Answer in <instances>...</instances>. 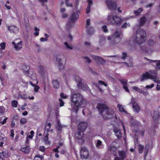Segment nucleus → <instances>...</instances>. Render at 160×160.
<instances>
[{"label": "nucleus", "instance_id": "nucleus-47", "mask_svg": "<svg viewBox=\"0 0 160 160\" xmlns=\"http://www.w3.org/2000/svg\"><path fill=\"white\" fill-rule=\"evenodd\" d=\"M34 30L36 32L34 33V35L36 36H38L39 34L38 31H39V29L37 27H35L34 28Z\"/></svg>", "mask_w": 160, "mask_h": 160}, {"label": "nucleus", "instance_id": "nucleus-17", "mask_svg": "<svg viewBox=\"0 0 160 160\" xmlns=\"http://www.w3.org/2000/svg\"><path fill=\"white\" fill-rule=\"evenodd\" d=\"M132 103L134 110L137 112H138L140 110V108L138 104L133 100H132Z\"/></svg>", "mask_w": 160, "mask_h": 160}, {"label": "nucleus", "instance_id": "nucleus-19", "mask_svg": "<svg viewBox=\"0 0 160 160\" xmlns=\"http://www.w3.org/2000/svg\"><path fill=\"white\" fill-rule=\"evenodd\" d=\"M38 70L39 74L42 76H44L46 72L44 67L42 66H40L38 67Z\"/></svg>", "mask_w": 160, "mask_h": 160}, {"label": "nucleus", "instance_id": "nucleus-37", "mask_svg": "<svg viewBox=\"0 0 160 160\" xmlns=\"http://www.w3.org/2000/svg\"><path fill=\"white\" fill-rule=\"evenodd\" d=\"M119 81L122 83L123 86H127V80L124 79H119Z\"/></svg>", "mask_w": 160, "mask_h": 160}, {"label": "nucleus", "instance_id": "nucleus-14", "mask_svg": "<svg viewBox=\"0 0 160 160\" xmlns=\"http://www.w3.org/2000/svg\"><path fill=\"white\" fill-rule=\"evenodd\" d=\"M92 57L93 59L99 63H105L106 62L104 59L100 57L92 55Z\"/></svg>", "mask_w": 160, "mask_h": 160}, {"label": "nucleus", "instance_id": "nucleus-6", "mask_svg": "<svg viewBox=\"0 0 160 160\" xmlns=\"http://www.w3.org/2000/svg\"><path fill=\"white\" fill-rule=\"evenodd\" d=\"M151 74L148 72H147L143 74L142 76L140 78V81L141 82H143L148 79H152L156 83L159 82V80L158 78L156 76H154L152 72H150Z\"/></svg>", "mask_w": 160, "mask_h": 160}, {"label": "nucleus", "instance_id": "nucleus-24", "mask_svg": "<svg viewBox=\"0 0 160 160\" xmlns=\"http://www.w3.org/2000/svg\"><path fill=\"white\" fill-rule=\"evenodd\" d=\"M86 29L87 33L88 35H92L94 33V31L92 27H90L87 28Z\"/></svg>", "mask_w": 160, "mask_h": 160}, {"label": "nucleus", "instance_id": "nucleus-21", "mask_svg": "<svg viewBox=\"0 0 160 160\" xmlns=\"http://www.w3.org/2000/svg\"><path fill=\"white\" fill-rule=\"evenodd\" d=\"M114 131L115 134L118 138L119 139L122 137V134L121 132V131L119 129L117 128H114Z\"/></svg>", "mask_w": 160, "mask_h": 160}, {"label": "nucleus", "instance_id": "nucleus-57", "mask_svg": "<svg viewBox=\"0 0 160 160\" xmlns=\"http://www.w3.org/2000/svg\"><path fill=\"white\" fill-rule=\"evenodd\" d=\"M5 46V43H2L0 44L1 48L2 49H4Z\"/></svg>", "mask_w": 160, "mask_h": 160}, {"label": "nucleus", "instance_id": "nucleus-4", "mask_svg": "<svg viewBox=\"0 0 160 160\" xmlns=\"http://www.w3.org/2000/svg\"><path fill=\"white\" fill-rule=\"evenodd\" d=\"M107 20L109 24L113 25H116L119 26L121 25L123 21L121 17L114 15L112 13L108 15Z\"/></svg>", "mask_w": 160, "mask_h": 160}, {"label": "nucleus", "instance_id": "nucleus-59", "mask_svg": "<svg viewBox=\"0 0 160 160\" xmlns=\"http://www.w3.org/2000/svg\"><path fill=\"white\" fill-rule=\"evenodd\" d=\"M90 6L89 5H88V7L86 8V12L87 13H88L90 11Z\"/></svg>", "mask_w": 160, "mask_h": 160}, {"label": "nucleus", "instance_id": "nucleus-15", "mask_svg": "<svg viewBox=\"0 0 160 160\" xmlns=\"http://www.w3.org/2000/svg\"><path fill=\"white\" fill-rule=\"evenodd\" d=\"M78 18V13H73L69 18V22L70 23H73Z\"/></svg>", "mask_w": 160, "mask_h": 160}, {"label": "nucleus", "instance_id": "nucleus-56", "mask_svg": "<svg viewBox=\"0 0 160 160\" xmlns=\"http://www.w3.org/2000/svg\"><path fill=\"white\" fill-rule=\"evenodd\" d=\"M39 150L42 152H44L45 150V148L43 146H41L39 148Z\"/></svg>", "mask_w": 160, "mask_h": 160}, {"label": "nucleus", "instance_id": "nucleus-64", "mask_svg": "<svg viewBox=\"0 0 160 160\" xmlns=\"http://www.w3.org/2000/svg\"><path fill=\"white\" fill-rule=\"evenodd\" d=\"M157 90H160V83L159 82L157 83Z\"/></svg>", "mask_w": 160, "mask_h": 160}, {"label": "nucleus", "instance_id": "nucleus-40", "mask_svg": "<svg viewBox=\"0 0 160 160\" xmlns=\"http://www.w3.org/2000/svg\"><path fill=\"white\" fill-rule=\"evenodd\" d=\"M118 107L119 108V111L121 112H125V110L123 108V107L120 104H118L117 105Z\"/></svg>", "mask_w": 160, "mask_h": 160}, {"label": "nucleus", "instance_id": "nucleus-13", "mask_svg": "<svg viewBox=\"0 0 160 160\" xmlns=\"http://www.w3.org/2000/svg\"><path fill=\"white\" fill-rule=\"evenodd\" d=\"M119 156L120 157H116L114 160H124L126 156V154L125 152L123 151H119L118 152Z\"/></svg>", "mask_w": 160, "mask_h": 160}, {"label": "nucleus", "instance_id": "nucleus-63", "mask_svg": "<svg viewBox=\"0 0 160 160\" xmlns=\"http://www.w3.org/2000/svg\"><path fill=\"white\" fill-rule=\"evenodd\" d=\"M60 95L61 97L63 98H66L67 97L66 96L64 95V94L63 92L61 93Z\"/></svg>", "mask_w": 160, "mask_h": 160}, {"label": "nucleus", "instance_id": "nucleus-27", "mask_svg": "<svg viewBox=\"0 0 160 160\" xmlns=\"http://www.w3.org/2000/svg\"><path fill=\"white\" fill-rule=\"evenodd\" d=\"M78 87L81 88L84 91H88L89 89V88L87 85L83 83H81V85L79 86Z\"/></svg>", "mask_w": 160, "mask_h": 160}, {"label": "nucleus", "instance_id": "nucleus-16", "mask_svg": "<svg viewBox=\"0 0 160 160\" xmlns=\"http://www.w3.org/2000/svg\"><path fill=\"white\" fill-rule=\"evenodd\" d=\"M12 44L14 45V48L16 50H20L22 47V41H20L16 44V43L14 42H12Z\"/></svg>", "mask_w": 160, "mask_h": 160}, {"label": "nucleus", "instance_id": "nucleus-43", "mask_svg": "<svg viewBox=\"0 0 160 160\" xmlns=\"http://www.w3.org/2000/svg\"><path fill=\"white\" fill-rule=\"evenodd\" d=\"M64 45L67 48L70 49H72V47L69 45L67 42H64Z\"/></svg>", "mask_w": 160, "mask_h": 160}, {"label": "nucleus", "instance_id": "nucleus-58", "mask_svg": "<svg viewBox=\"0 0 160 160\" xmlns=\"http://www.w3.org/2000/svg\"><path fill=\"white\" fill-rule=\"evenodd\" d=\"M145 131V129H142L140 131V134L142 136H144Z\"/></svg>", "mask_w": 160, "mask_h": 160}, {"label": "nucleus", "instance_id": "nucleus-42", "mask_svg": "<svg viewBox=\"0 0 160 160\" xmlns=\"http://www.w3.org/2000/svg\"><path fill=\"white\" fill-rule=\"evenodd\" d=\"M18 105V102H17L15 100H14L12 102V107L15 108H16L17 107Z\"/></svg>", "mask_w": 160, "mask_h": 160}, {"label": "nucleus", "instance_id": "nucleus-5", "mask_svg": "<svg viewBox=\"0 0 160 160\" xmlns=\"http://www.w3.org/2000/svg\"><path fill=\"white\" fill-rule=\"evenodd\" d=\"M121 33L122 32L120 30H117L112 36H108V40H111V43L113 45L116 44L121 41L120 35Z\"/></svg>", "mask_w": 160, "mask_h": 160}, {"label": "nucleus", "instance_id": "nucleus-62", "mask_svg": "<svg viewBox=\"0 0 160 160\" xmlns=\"http://www.w3.org/2000/svg\"><path fill=\"white\" fill-rule=\"evenodd\" d=\"M48 40L46 38H41L40 39V41L41 42L47 41Z\"/></svg>", "mask_w": 160, "mask_h": 160}, {"label": "nucleus", "instance_id": "nucleus-52", "mask_svg": "<svg viewBox=\"0 0 160 160\" xmlns=\"http://www.w3.org/2000/svg\"><path fill=\"white\" fill-rule=\"evenodd\" d=\"M34 91L35 92H38V89L39 88V87L37 86V85H34Z\"/></svg>", "mask_w": 160, "mask_h": 160}, {"label": "nucleus", "instance_id": "nucleus-61", "mask_svg": "<svg viewBox=\"0 0 160 160\" xmlns=\"http://www.w3.org/2000/svg\"><path fill=\"white\" fill-rule=\"evenodd\" d=\"M85 45L87 47H90L91 46V43L89 42H84Z\"/></svg>", "mask_w": 160, "mask_h": 160}, {"label": "nucleus", "instance_id": "nucleus-41", "mask_svg": "<svg viewBox=\"0 0 160 160\" xmlns=\"http://www.w3.org/2000/svg\"><path fill=\"white\" fill-rule=\"evenodd\" d=\"M43 158V156H42L39 155L37 156L34 158V160H42V159Z\"/></svg>", "mask_w": 160, "mask_h": 160}, {"label": "nucleus", "instance_id": "nucleus-55", "mask_svg": "<svg viewBox=\"0 0 160 160\" xmlns=\"http://www.w3.org/2000/svg\"><path fill=\"white\" fill-rule=\"evenodd\" d=\"M98 82L99 83H100L101 84L103 85L104 86H105L106 87L107 86V83L102 81H99Z\"/></svg>", "mask_w": 160, "mask_h": 160}, {"label": "nucleus", "instance_id": "nucleus-31", "mask_svg": "<svg viewBox=\"0 0 160 160\" xmlns=\"http://www.w3.org/2000/svg\"><path fill=\"white\" fill-rule=\"evenodd\" d=\"M51 124L50 123H47L44 129V132H45L46 131H47V132L48 133L50 131V129L51 128Z\"/></svg>", "mask_w": 160, "mask_h": 160}, {"label": "nucleus", "instance_id": "nucleus-10", "mask_svg": "<svg viewBox=\"0 0 160 160\" xmlns=\"http://www.w3.org/2000/svg\"><path fill=\"white\" fill-rule=\"evenodd\" d=\"M88 124L86 122H80L78 125V130L81 132H83L87 128Z\"/></svg>", "mask_w": 160, "mask_h": 160}, {"label": "nucleus", "instance_id": "nucleus-53", "mask_svg": "<svg viewBox=\"0 0 160 160\" xmlns=\"http://www.w3.org/2000/svg\"><path fill=\"white\" fill-rule=\"evenodd\" d=\"M68 16L67 13H63L62 15V18H66Z\"/></svg>", "mask_w": 160, "mask_h": 160}, {"label": "nucleus", "instance_id": "nucleus-2", "mask_svg": "<svg viewBox=\"0 0 160 160\" xmlns=\"http://www.w3.org/2000/svg\"><path fill=\"white\" fill-rule=\"evenodd\" d=\"M147 37L145 30L142 28H139L137 31L135 36H132L130 38L131 41L134 42L140 45L145 42Z\"/></svg>", "mask_w": 160, "mask_h": 160}, {"label": "nucleus", "instance_id": "nucleus-32", "mask_svg": "<svg viewBox=\"0 0 160 160\" xmlns=\"http://www.w3.org/2000/svg\"><path fill=\"white\" fill-rule=\"evenodd\" d=\"M76 81L78 82L77 85L79 86L81 85L82 82V79L78 76H77L75 78Z\"/></svg>", "mask_w": 160, "mask_h": 160}, {"label": "nucleus", "instance_id": "nucleus-48", "mask_svg": "<svg viewBox=\"0 0 160 160\" xmlns=\"http://www.w3.org/2000/svg\"><path fill=\"white\" fill-rule=\"evenodd\" d=\"M90 20L88 19L87 20L86 27V28L90 27Z\"/></svg>", "mask_w": 160, "mask_h": 160}, {"label": "nucleus", "instance_id": "nucleus-28", "mask_svg": "<svg viewBox=\"0 0 160 160\" xmlns=\"http://www.w3.org/2000/svg\"><path fill=\"white\" fill-rule=\"evenodd\" d=\"M49 134L48 132H47L45 136L44 137L43 140L45 143L46 144H49L50 143V142L48 140V136Z\"/></svg>", "mask_w": 160, "mask_h": 160}, {"label": "nucleus", "instance_id": "nucleus-34", "mask_svg": "<svg viewBox=\"0 0 160 160\" xmlns=\"http://www.w3.org/2000/svg\"><path fill=\"white\" fill-rule=\"evenodd\" d=\"M143 10V9L142 8H140L138 9V10H134V13L136 14V15H139L141 12Z\"/></svg>", "mask_w": 160, "mask_h": 160}, {"label": "nucleus", "instance_id": "nucleus-26", "mask_svg": "<svg viewBox=\"0 0 160 160\" xmlns=\"http://www.w3.org/2000/svg\"><path fill=\"white\" fill-rule=\"evenodd\" d=\"M150 62H153L156 63V68L157 69H160V60H148Z\"/></svg>", "mask_w": 160, "mask_h": 160}, {"label": "nucleus", "instance_id": "nucleus-25", "mask_svg": "<svg viewBox=\"0 0 160 160\" xmlns=\"http://www.w3.org/2000/svg\"><path fill=\"white\" fill-rule=\"evenodd\" d=\"M52 83L54 88H57L60 86L59 82L57 79H54L52 80Z\"/></svg>", "mask_w": 160, "mask_h": 160}, {"label": "nucleus", "instance_id": "nucleus-54", "mask_svg": "<svg viewBox=\"0 0 160 160\" xmlns=\"http://www.w3.org/2000/svg\"><path fill=\"white\" fill-rule=\"evenodd\" d=\"M59 102H60V107L63 106L64 105V102L62 101V100L61 99H59Z\"/></svg>", "mask_w": 160, "mask_h": 160}, {"label": "nucleus", "instance_id": "nucleus-39", "mask_svg": "<svg viewBox=\"0 0 160 160\" xmlns=\"http://www.w3.org/2000/svg\"><path fill=\"white\" fill-rule=\"evenodd\" d=\"M130 26V24L129 23L125 22L122 26V28H126Z\"/></svg>", "mask_w": 160, "mask_h": 160}, {"label": "nucleus", "instance_id": "nucleus-22", "mask_svg": "<svg viewBox=\"0 0 160 160\" xmlns=\"http://www.w3.org/2000/svg\"><path fill=\"white\" fill-rule=\"evenodd\" d=\"M8 29L12 33H15L18 30V28L17 27L13 26L8 27Z\"/></svg>", "mask_w": 160, "mask_h": 160}, {"label": "nucleus", "instance_id": "nucleus-49", "mask_svg": "<svg viewBox=\"0 0 160 160\" xmlns=\"http://www.w3.org/2000/svg\"><path fill=\"white\" fill-rule=\"evenodd\" d=\"M69 0H66L65 2L66 5L67 7H72V3H68Z\"/></svg>", "mask_w": 160, "mask_h": 160}, {"label": "nucleus", "instance_id": "nucleus-20", "mask_svg": "<svg viewBox=\"0 0 160 160\" xmlns=\"http://www.w3.org/2000/svg\"><path fill=\"white\" fill-rule=\"evenodd\" d=\"M57 125L56 126V128L59 133L61 132L62 128L65 127V126L64 125H62L59 120H58L57 122Z\"/></svg>", "mask_w": 160, "mask_h": 160}, {"label": "nucleus", "instance_id": "nucleus-60", "mask_svg": "<svg viewBox=\"0 0 160 160\" xmlns=\"http://www.w3.org/2000/svg\"><path fill=\"white\" fill-rule=\"evenodd\" d=\"M123 88L126 92H129V90L128 88L127 85V86H123Z\"/></svg>", "mask_w": 160, "mask_h": 160}, {"label": "nucleus", "instance_id": "nucleus-3", "mask_svg": "<svg viewBox=\"0 0 160 160\" xmlns=\"http://www.w3.org/2000/svg\"><path fill=\"white\" fill-rule=\"evenodd\" d=\"M97 108L99 110V113L103 117H108V116L114 115L113 111L110 109L106 105L98 103L97 105Z\"/></svg>", "mask_w": 160, "mask_h": 160}, {"label": "nucleus", "instance_id": "nucleus-38", "mask_svg": "<svg viewBox=\"0 0 160 160\" xmlns=\"http://www.w3.org/2000/svg\"><path fill=\"white\" fill-rule=\"evenodd\" d=\"M138 146L139 152L140 153H142L143 151V146L140 144Z\"/></svg>", "mask_w": 160, "mask_h": 160}, {"label": "nucleus", "instance_id": "nucleus-44", "mask_svg": "<svg viewBox=\"0 0 160 160\" xmlns=\"http://www.w3.org/2000/svg\"><path fill=\"white\" fill-rule=\"evenodd\" d=\"M20 123L21 124H24L27 122V120L25 118H22L20 121Z\"/></svg>", "mask_w": 160, "mask_h": 160}, {"label": "nucleus", "instance_id": "nucleus-30", "mask_svg": "<svg viewBox=\"0 0 160 160\" xmlns=\"http://www.w3.org/2000/svg\"><path fill=\"white\" fill-rule=\"evenodd\" d=\"M96 147L98 149H101L103 146L102 142L100 140H98L96 143Z\"/></svg>", "mask_w": 160, "mask_h": 160}, {"label": "nucleus", "instance_id": "nucleus-45", "mask_svg": "<svg viewBox=\"0 0 160 160\" xmlns=\"http://www.w3.org/2000/svg\"><path fill=\"white\" fill-rule=\"evenodd\" d=\"M83 58L85 59V62L88 63H90L91 62V59L88 57H83Z\"/></svg>", "mask_w": 160, "mask_h": 160}, {"label": "nucleus", "instance_id": "nucleus-29", "mask_svg": "<svg viewBox=\"0 0 160 160\" xmlns=\"http://www.w3.org/2000/svg\"><path fill=\"white\" fill-rule=\"evenodd\" d=\"M30 148L29 147L26 146L24 148H22L20 149V151L25 153H27L29 152Z\"/></svg>", "mask_w": 160, "mask_h": 160}, {"label": "nucleus", "instance_id": "nucleus-7", "mask_svg": "<svg viewBox=\"0 0 160 160\" xmlns=\"http://www.w3.org/2000/svg\"><path fill=\"white\" fill-rule=\"evenodd\" d=\"M23 69L24 71L25 74L27 76H29L32 79L35 80L36 79V75L35 72H32L29 70V67L28 66H23Z\"/></svg>", "mask_w": 160, "mask_h": 160}, {"label": "nucleus", "instance_id": "nucleus-51", "mask_svg": "<svg viewBox=\"0 0 160 160\" xmlns=\"http://www.w3.org/2000/svg\"><path fill=\"white\" fill-rule=\"evenodd\" d=\"M102 29L103 30V31L104 32H107L108 31V30L107 28V27L106 25H104L102 26Z\"/></svg>", "mask_w": 160, "mask_h": 160}, {"label": "nucleus", "instance_id": "nucleus-11", "mask_svg": "<svg viewBox=\"0 0 160 160\" xmlns=\"http://www.w3.org/2000/svg\"><path fill=\"white\" fill-rule=\"evenodd\" d=\"M106 4L108 8L111 10H115L116 9V3L111 0H106Z\"/></svg>", "mask_w": 160, "mask_h": 160}, {"label": "nucleus", "instance_id": "nucleus-23", "mask_svg": "<svg viewBox=\"0 0 160 160\" xmlns=\"http://www.w3.org/2000/svg\"><path fill=\"white\" fill-rule=\"evenodd\" d=\"M146 21V17L144 16L141 18L139 21V26H142L144 25Z\"/></svg>", "mask_w": 160, "mask_h": 160}, {"label": "nucleus", "instance_id": "nucleus-50", "mask_svg": "<svg viewBox=\"0 0 160 160\" xmlns=\"http://www.w3.org/2000/svg\"><path fill=\"white\" fill-rule=\"evenodd\" d=\"M5 108L3 106H0V113L3 114L5 112Z\"/></svg>", "mask_w": 160, "mask_h": 160}, {"label": "nucleus", "instance_id": "nucleus-18", "mask_svg": "<svg viewBox=\"0 0 160 160\" xmlns=\"http://www.w3.org/2000/svg\"><path fill=\"white\" fill-rule=\"evenodd\" d=\"M152 116L153 120L155 121L158 120L159 119V112L157 111H154L152 113Z\"/></svg>", "mask_w": 160, "mask_h": 160}, {"label": "nucleus", "instance_id": "nucleus-1", "mask_svg": "<svg viewBox=\"0 0 160 160\" xmlns=\"http://www.w3.org/2000/svg\"><path fill=\"white\" fill-rule=\"evenodd\" d=\"M72 102V108L76 112H77L79 108L81 107L85 102V100L82 95L79 92H74L70 97Z\"/></svg>", "mask_w": 160, "mask_h": 160}, {"label": "nucleus", "instance_id": "nucleus-35", "mask_svg": "<svg viewBox=\"0 0 160 160\" xmlns=\"http://www.w3.org/2000/svg\"><path fill=\"white\" fill-rule=\"evenodd\" d=\"M149 149V146L148 145H146L145 148L144 152V156L146 157L148 152Z\"/></svg>", "mask_w": 160, "mask_h": 160}, {"label": "nucleus", "instance_id": "nucleus-46", "mask_svg": "<svg viewBox=\"0 0 160 160\" xmlns=\"http://www.w3.org/2000/svg\"><path fill=\"white\" fill-rule=\"evenodd\" d=\"M127 57V54L126 52H123L122 53V56L121 57V58L122 59L124 60Z\"/></svg>", "mask_w": 160, "mask_h": 160}, {"label": "nucleus", "instance_id": "nucleus-12", "mask_svg": "<svg viewBox=\"0 0 160 160\" xmlns=\"http://www.w3.org/2000/svg\"><path fill=\"white\" fill-rule=\"evenodd\" d=\"M57 62L58 64V67L59 69L62 70L64 69V66L63 61L60 57V56H58L57 57Z\"/></svg>", "mask_w": 160, "mask_h": 160}, {"label": "nucleus", "instance_id": "nucleus-33", "mask_svg": "<svg viewBox=\"0 0 160 160\" xmlns=\"http://www.w3.org/2000/svg\"><path fill=\"white\" fill-rule=\"evenodd\" d=\"M140 49L143 52H148L149 48L145 46H141Z\"/></svg>", "mask_w": 160, "mask_h": 160}, {"label": "nucleus", "instance_id": "nucleus-36", "mask_svg": "<svg viewBox=\"0 0 160 160\" xmlns=\"http://www.w3.org/2000/svg\"><path fill=\"white\" fill-rule=\"evenodd\" d=\"M76 138H78V139L79 140L82 138V136L81 134V132H78L75 135Z\"/></svg>", "mask_w": 160, "mask_h": 160}, {"label": "nucleus", "instance_id": "nucleus-9", "mask_svg": "<svg viewBox=\"0 0 160 160\" xmlns=\"http://www.w3.org/2000/svg\"><path fill=\"white\" fill-rule=\"evenodd\" d=\"M107 149L108 151L110 153L112 154L114 156H116L117 155V150L118 148L117 147L111 144L108 146Z\"/></svg>", "mask_w": 160, "mask_h": 160}, {"label": "nucleus", "instance_id": "nucleus-8", "mask_svg": "<svg viewBox=\"0 0 160 160\" xmlns=\"http://www.w3.org/2000/svg\"><path fill=\"white\" fill-rule=\"evenodd\" d=\"M80 156L82 159H87L88 158L89 152L87 148L82 147L80 151Z\"/></svg>", "mask_w": 160, "mask_h": 160}]
</instances>
